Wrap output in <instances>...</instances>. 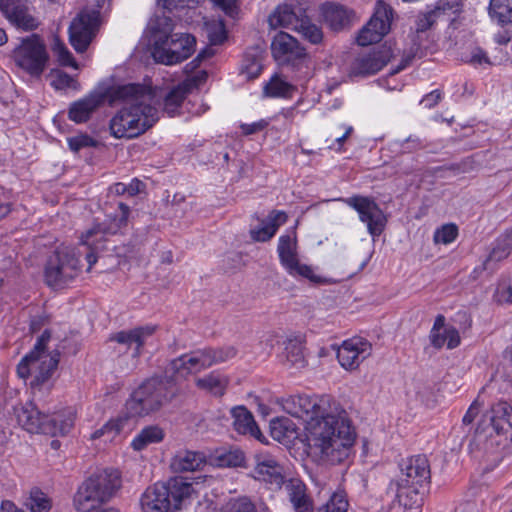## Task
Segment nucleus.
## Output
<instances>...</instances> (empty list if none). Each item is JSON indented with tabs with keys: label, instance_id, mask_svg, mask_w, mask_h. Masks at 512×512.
<instances>
[{
	"label": "nucleus",
	"instance_id": "obj_45",
	"mask_svg": "<svg viewBox=\"0 0 512 512\" xmlns=\"http://www.w3.org/2000/svg\"><path fill=\"white\" fill-rule=\"evenodd\" d=\"M349 502L344 490L333 492L327 503L320 509V512H347Z\"/></svg>",
	"mask_w": 512,
	"mask_h": 512
},
{
	"label": "nucleus",
	"instance_id": "obj_32",
	"mask_svg": "<svg viewBox=\"0 0 512 512\" xmlns=\"http://www.w3.org/2000/svg\"><path fill=\"white\" fill-rule=\"evenodd\" d=\"M228 384V377L218 371H212L195 380V385L198 389L216 397H221L225 394Z\"/></svg>",
	"mask_w": 512,
	"mask_h": 512
},
{
	"label": "nucleus",
	"instance_id": "obj_9",
	"mask_svg": "<svg viewBox=\"0 0 512 512\" xmlns=\"http://www.w3.org/2000/svg\"><path fill=\"white\" fill-rule=\"evenodd\" d=\"M50 339V333L46 330L37 339L32 351L26 354L17 365V374L22 379L34 376L32 385H40L50 379L56 370L60 353L58 351L46 355L44 350Z\"/></svg>",
	"mask_w": 512,
	"mask_h": 512
},
{
	"label": "nucleus",
	"instance_id": "obj_1",
	"mask_svg": "<svg viewBox=\"0 0 512 512\" xmlns=\"http://www.w3.org/2000/svg\"><path fill=\"white\" fill-rule=\"evenodd\" d=\"M329 400L307 395L282 400L283 410L305 423L309 454L317 462L337 464L349 455L355 434L343 409H327Z\"/></svg>",
	"mask_w": 512,
	"mask_h": 512
},
{
	"label": "nucleus",
	"instance_id": "obj_30",
	"mask_svg": "<svg viewBox=\"0 0 512 512\" xmlns=\"http://www.w3.org/2000/svg\"><path fill=\"white\" fill-rule=\"evenodd\" d=\"M286 221L287 215L285 212L273 210L262 221L261 227L250 231L251 238L257 242H266L276 234L278 228L286 223Z\"/></svg>",
	"mask_w": 512,
	"mask_h": 512
},
{
	"label": "nucleus",
	"instance_id": "obj_54",
	"mask_svg": "<svg viewBox=\"0 0 512 512\" xmlns=\"http://www.w3.org/2000/svg\"><path fill=\"white\" fill-rule=\"evenodd\" d=\"M209 39L212 44H221L226 39V32L222 23L214 26V30H209Z\"/></svg>",
	"mask_w": 512,
	"mask_h": 512
},
{
	"label": "nucleus",
	"instance_id": "obj_26",
	"mask_svg": "<svg viewBox=\"0 0 512 512\" xmlns=\"http://www.w3.org/2000/svg\"><path fill=\"white\" fill-rule=\"evenodd\" d=\"M0 9L6 18L17 28L23 30H33L37 27L36 19L29 14L28 8L16 1H7L0 3Z\"/></svg>",
	"mask_w": 512,
	"mask_h": 512
},
{
	"label": "nucleus",
	"instance_id": "obj_15",
	"mask_svg": "<svg viewBox=\"0 0 512 512\" xmlns=\"http://www.w3.org/2000/svg\"><path fill=\"white\" fill-rule=\"evenodd\" d=\"M80 261L72 252H57L45 269L46 283L55 288H62L74 280L80 272Z\"/></svg>",
	"mask_w": 512,
	"mask_h": 512
},
{
	"label": "nucleus",
	"instance_id": "obj_19",
	"mask_svg": "<svg viewBox=\"0 0 512 512\" xmlns=\"http://www.w3.org/2000/svg\"><path fill=\"white\" fill-rule=\"evenodd\" d=\"M390 57L391 51L385 47L374 48L361 53L352 62L350 74L360 77L376 74L387 65Z\"/></svg>",
	"mask_w": 512,
	"mask_h": 512
},
{
	"label": "nucleus",
	"instance_id": "obj_27",
	"mask_svg": "<svg viewBox=\"0 0 512 512\" xmlns=\"http://www.w3.org/2000/svg\"><path fill=\"white\" fill-rule=\"evenodd\" d=\"M305 14L301 7H292L291 5H279L269 16L268 22L271 28H288L295 30V26L300 22V18Z\"/></svg>",
	"mask_w": 512,
	"mask_h": 512
},
{
	"label": "nucleus",
	"instance_id": "obj_18",
	"mask_svg": "<svg viewBox=\"0 0 512 512\" xmlns=\"http://www.w3.org/2000/svg\"><path fill=\"white\" fill-rule=\"evenodd\" d=\"M392 10L382 1L378 5L369 22L360 30L357 43L368 46L379 42L390 30Z\"/></svg>",
	"mask_w": 512,
	"mask_h": 512
},
{
	"label": "nucleus",
	"instance_id": "obj_50",
	"mask_svg": "<svg viewBox=\"0 0 512 512\" xmlns=\"http://www.w3.org/2000/svg\"><path fill=\"white\" fill-rule=\"evenodd\" d=\"M68 145L72 151L78 152L82 148L96 146V141L92 137L82 134L69 138Z\"/></svg>",
	"mask_w": 512,
	"mask_h": 512
},
{
	"label": "nucleus",
	"instance_id": "obj_12",
	"mask_svg": "<svg viewBox=\"0 0 512 512\" xmlns=\"http://www.w3.org/2000/svg\"><path fill=\"white\" fill-rule=\"evenodd\" d=\"M118 209V213L108 216V219L105 222L94 225L81 237L82 244L87 246L89 249L85 256L88 263V272L97 262L95 250L98 249V242L104 239L106 235L116 234L122 227L127 225L130 215V207L123 202H119Z\"/></svg>",
	"mask_w": 512,
	"mask_h": 512
},
{
	"label": "nucleus",
	"instance_id": "obj_44",
	"mask_svg": "<svg viewBox=\"0 0 512 512\" xmlns=\"http://www.w3.org/2000/svg\"><path fill=\"white\" fill-rule=\"evenodd\" d=\"M217 512H257V508L248 497L243 496L230 499Z\"/></svg>",
	"mask_w": 512,
	"mask_h": 512
},
{
	"label": "nucleus",
	"instance_id": "obj_23",
	"mask_svg": "<svg viewBox=\"0 0 512 512\" xmlns=\"http://www.w3.org/2000/svg\"><path fill=\"white\" fill-rule=\"evenodd\" d=\"M155 331L156 326L145 325L117 332L110 337V340L125 345L129 349L133 348L132 356L138 358L142 355L145 345L149 343Z\"/></svg>",
	"mask_w": 512,
	"mask_h": 512
},
{
	"label": "nucleus",
	"instance_id": "obj_31",
	"mask_svg": "<svg viewBox=\"0 0 512 512\" xmlns=\"http://www.w3.org/2000/svg\"><path fill=\"white\" fill-rule=\"evenodd\" d=\"M288 499L294 512H313V504L306 494V486L298 479H291L286 484Z\"/></svg>",
	"mask_w": 512,
	"mask_h": 512
},
{
	"label": "nucleus",
	"instance_id": "obj_8",
	"mask_svg": "<svg viewBox=\"0 0 512 512\" xmlns=\"http://www.w3.org/2000/svg\"><path fill=\"white\" fill-rule=\"evenodd\" d=\"M172 20L169 17L158 19V28L165 26L164 33L159 35L152 48L153 59L160 64L175 65L189 58L195 50L196 39L190 34L173 33Z\"/></svg>",
	"mask_w": 512,
	"mask_h": 512
},
{
	"label": "nucleus",
	"instance_id": "obj_49",
	"mask_svg": "<svg viewBox=\"0 0 512 512\" xmlns=\"http://www.w3.org/2000/svg\"><path fill=\"white\" fill-rule=\"evenodd\" d=\"M395 144L399 146L402 152L411 153L425 148L424 139L416 135H410L404 140H397Z\"/></svg>",
	"mask_w": 512,
	"mask_h": 512
},
{
	"label": "nucleus",
	"instance_id": "obj_11",
	"mask_svg": "<svg viewBox=\"0 0 512 512\" xmlns=\"http://www.w3.org/2000/svg\"><path fill=\"white\" fill-rule=\"evenodd\" d=\"M271 51L275 60L295 72L297 78L308 76V54L296 38L286 32L277 33L272 40Z\"/></svg>",
	"mask_w": 512,
	"mask_h": 512
},
{
	"label": "nucleus",
	"instance_id": "obj_38",
	"mask_svg": "<svg viewBox=\"0 0 512 512\" xmlns=\"http://www.w3.org/2000/svg\"><path fill=\"white\" fill-rule=\"evenodd\" d=\"M489 14L502 26L512 24V0H490Z\"/></svg>",
	"mask_w": 512,
	"mask_h": 512
},
{
	"label": "nucleus",
	"instance_id": "obj_58",
	"mask_svg": "<svg viewBox=\"0 0 512 512\" xmlns=\"http://www.w3.org/2000/svg\"><path fill=\"white\" fill-rule=\"evenodd\" d=\"M126 186L127 195L130 197L137 195L145 188V184L137 178H134L129 184H126Z\"/></svg>",
	"mask_w": 512,
	"mask_h": 512
},
{
	"label": "nucleus",
	"instance_id": "obj_29",
	"mask_svg": "<svg viewBox=\"0 0 512 512\" xmlns=\"http://www.w3.org/2000/svg\"><path fill=\"white\" fill-rule=\"evenodd\" d=\"M231 414L234 418L233 426L239 434L249 435L260 442L265 441V437L257 426L252 413L244 406L233 408Z\"/></svg>",
	"mask_w": 512,
	"mask_h": 512
},
{
	"label": "nucleus",
	"instance_id": "obj_17",
	"mask_svg": "<svg viewBox=\"0 0 512 512\" xmlns=\"http://www.w3.org/2000/svg\"><path fill=\"white\" fill-rule=\"evenodd\" d=\"M296 249L297 236L294 230H290L279 237L277 252L280 262L287 272L292 276H301L314 280L312 268L299 262Z\"/></svg>",
	"mask_w": 512,
	"mask_h": 512
},
{
	"label": "nucleus",
	"instance_id": "obj_34",
	"mask_svg": "<svg viewBox=\"0 0 512 512\" xmlns=\"http://www.w3.org/2000/svg\"><path fill=\"white\" fill-rule=\"evenodd\" d=\"M294 31L310 44L318 45L323 41L324 35L321 27L315 24L306 13L300 18V22L295 26Z\"/></svg>",
	"mask_w": 512,
	"mask_h": 512
},
{
	"label": "nucleus",
	"instance_id": "obj_2",
	"mask_svg": "<svg viewBox=\"0 0 512 512\" xmlns=\"http://www.w3.org/2000/svg\"><path fill=\"white\" fill-rule=\"evenodd\" d=\"M153 93L139 84L117 87L112 100H123L124 106L110 120L111 134L115 138H136L151 128L159 119L153 106Z\"/></svg>",
	"mask_w": 512,
	"mask_h": 512
},
{
	"label": "nucleus",
	"instance_id": "obj_35",
	"mask_svg": "<svg viewBox=\"0 0 512 512\" xmlns=\"http://www.w3.org/2000/svg\"><path fill=\"white\" fill-rule=\"evenodd\" d=\"M164 438V432L158 426H148L142 429L133 439L131 446L135 451H141L148 445L159 443Z\"/></svg>",
	"mask_w": 512,
	"mask_h": 512
},
{
	"label": "nucleus",
	"instance_id": "obj_48",
	"mask_svg": "<svg viewBox=\"0 0 512 512\" xmlns=\"http://www.w3.org/2000/svg\"><path fill=\"white\" fill-rule=\"evenodd\" d=\"M462 3L459 0H439L433 9L438 17L442 15L457 14L461 11Z\"/></svg>",
	"mask_w": 512,
	"mask_h": 512
},
{
	"label": "nucleus",
	"instance_id": "obj_6",
	"mask_svg": "<svg viewBox=\"0 0 512 512\" xmlns=\"http://www.w3.org/2000/svg\"><path fill=\"white\" fill-rule=\"evenodd\" d=\"M121 486L117 470L106 469L87 478L74 496V506L79 512H92L110 501Z\"/></svg>",
	"mask_w": 512,
	"mask_h": 512
},
{
	"label": "nucleus",
	"instance_id": "obj_62",
	"mask_svg": "<svg viewBox=\"0 0 512 512\" xmlns=\"http://www.w3.org/2000/svg\"><path fill=\"white\" fill-rule=\"evenodd\" d=\"M446 328L447 327H445V317L443 315H438L434 321L430 333L440 332L441 330H444Z\"/></svg>",
	"mask_w": 512,
	"mask_h": 512
},
{
	"label": "nucleus",
	"instance_id": "obj_25",
	"mask_svg": "<svg viewBox=\"0 0 512 512\" xmlns=\"http://www.w3.org/2000/svg\"><path fill=\"white\" fill-rule=\"evenodd\" d=\"M488 434L509 435L512 438V407L507 402H499L491 408Z\"/></svg>",
	"mask_w": 512,
	"mask_h": 512
},
{
	"label": "nucleus",
	"instance_id": "obj_51",
	"mask_svg": "<svg viewBox=\"0 0 512 512\" xmlns=\"http://www.w3.org/2000/svg\"><path fill=\"white\" fill-rule=\"evenodd\" d=\"M437 18L438 15L435 13L434 10H431L425 14L420 15L416 21L417 32H424L430 29L436 22Z\"/></svg>",
	"mask_w": 512,
	"mask_h": 512
},
{
	"label": "nucleus",
	"instance_id": "obj_7",
	"mask_svg": "<svg viewBox=\"0 0 512 512\" xmlns=\"http://www.w3.org/2000/svg\"><path fill=\"white\" fill-rule=\"evenodd\" d=\"M193 486L181 477L169 479L166 483H156L142 494L140 505L143 512H168L179 510L190 498Z\"/></svg>",
	"mask_w": 512,
	"mask_h": 512
},
{
	"label": "nucleus",
	"instance_id": "obj_52",
	"mask_svg": "<svg viewBox=\"0 0 512 512\" xmlns=\"http://www.w3.org/2000/svg\"><path fill=\"white\" fill-rule=\"evenodd\" d=\"M221 460L223 463H225L227 466L230 467H239L242 466L245 460L244 453L240 450H233L225 453Z\"/></svg>",
	"mask_w": 512,
	"mask_h": 512
},
{
	"label": "nucleus",
	"instance_id": "obj_14",
	"mask_svg": "<svg viewBox=\"0 0 512 512\" xmlns=\"http://www.w3.org/2000/svg\"><path fill=\"white\" fill-rule=\"evenodd\" d=\"M339 200L358 213L359 220L367 225L368 233L373 239L382 234L387 219L383 210L372 197L353 195Z\"/></svg>",
	"mask_w": 512,
	"mask_h": 512
},
{
	"label": "nucleus",
	"instance_id": "obj_61",
	"mask_svg": "<svg viewBox=\"0 0 512 512\" xmlns=\"http://www.w3.org/2000/svg\"><path fill=\"white\" fill-rule=\"evenodd\" d=\"M0 512H25L18 508L12 501L4 500L1 503Z\"/></svg>",
	"mask_w": 512,
	"mask_h": 512
},
{
	"label": "nucleus",
	"instance_id": "obj_33",
	"mask_svg": "<svg viewBox=\"0 0 512 512\" xmlns=\"http://www.w3.org/2000/svg\"><path fill=\"white\" fill-rule=\"evenodd\" d=\"M325 22L332 30H342L350 24L351 13L341 5L326 4L322 7Z\"/></svg>",
	"mask_w": 512,
	"mask_h": 512
},
{
	"label": "nucleus",
	"instance_id": "obj_53",
	"mask_svg": "<svg viewBox=\"0 0 512 512\" xmlns=\"http://www.w3.org/2000/svg\"><path fill=\"white\" fill-rule=\"evenodd\" d=\"M467 62L474 66H482V65H491L492 64V62L490 61L486 52L479 47H475L474 49H472L469 59H467Z\"/></svg>",
	"mask_w": 512,
	"mask_h": 512
},
{
	"label": "nucleus",
	"instance_id": "obj_22",
	"mask_svg": "<svg viewBox=\"0 0 512 512\" xmlns=\"http://www.w3.org/2000/svg\"><path fill=\"white\" fill-rule=\"evenodd\" d=\"M207 73L202 71L200 74L186 79L182 83L173 87L164 97L163 110L170 117L177 115L181 109L182 103L187 95L203 82L206 81Z\"/></svg>",
	"mask_w": 512,
	"mask_h": 512
},
{
	"label": "nucleus",
	"instance_id": "obj_5",
	"mask_svg": "<svg viewBox=\"0 0 512 512\" xmlns=\"http://www.w3.org/2000/svg\"><path fill=\"white\" fill-rule=\"evenodd\" d=\"M15 415L18 424L26 431L51 436H65L70 433L76 419V411L72 407L48 415L40 412L33 403L16 407Z\"/></svg>",
	"mask_w": 512,
	"mask_h": 512
},
{
	"label": "nucleus",
	"instance_id": "obj_3",
	"mask_svg": "<svg viewBox=\"0 0 512 512\" xmlns=\"http://www.w3.org/2000/svg\"><path fill=\"white\" fill-rule=\"evenodd\" d=\"M400 475L388 486V493L405 508H412L420 498V488L430 482V464L425 455H415L400 464Z\"/></svg>",
	"mask_w": 512,
	"mask_h": 512
},
{
	"label": "nucleus",
	"instance_id": "obj_4",
	"mask_svg": "<svg viewBox=\"0 0 512 512\" xmlns=\"http://www.w3.org/2000/svg\"><path fill=\"white\" fill-rule=\"evenodd\" d=\"M176 395L172 377H152L133 391L125 403L128 417H142L159 410Z\"/></svg>",
	"mask_w": 512,
	"mask_h": 512
},
{
	"label": "nucleus",
	"instance_id": "obj_20",
	"mask_svg": "<svg viewBox=\"0 0 512 512\" xmlns=\"http://www.w3.org/2000/svg\"><path fill=\"white\" fill-rule=\"evenodd\" d=\"M371 344L359 337L345 340L337 349V358L340 365L346 370H354L371 355Z\"/></svg>",
	"mask_w": 512,
	"mask_h": 512
},
{
	"label": "nucleus",
	"instance_id": "obj_24",
	"mask_svg": "<svg viewBox=\"0 0 512 512\" xmlns=\"http://www.w3.org/2000/svg\"><path fill=\"white\" fill-rule=\"evenodd\" d=\"M106 96L101 91H92L85 97L70 104L68 118L77 123L87 122L92 114L105 102Z\"/></svg>",
	"mask_w": 512,
	"mask_h": 512
},
{
	"label": "nucleus",
	"instance_id": "obj_42",
	"mask_svg": "<svg viewBox=\"0 0 512 512\" xmlns=\"http://www.w3.org/2000/svg\"><path fill=\"white\" fill-rule=\"evenodd\" d=\"M49 77L51 86L56 90L72 89L78 91L80 89L78 81L61 70H51Z\"/></svg>",
	"mask_w": 512,
	"mask_h": 512
},
{
	"label": "nucleus",
	"instance_id": "obj_43",
	"mask_svg": "<svg viewBox=\"0 0 512 512\" xmlns=\"http://www.w3.org/2000/svg\"><path fill=\"white\" fill-rule=\"evenodd\" d=\"M286 361L293 367L302 368L306 361L303 353V346L295 340H289L285 346Z\"/></svg>",
	"mask_w": 512,
	"mask_h": 512
},
{
	"label": "nucleus",
	"instance_id": "obj_40",
	"mask_svg": "<svg viewBox=\"0 0 512 512\" xmlns=\"http://www.w3.org/2000/svg\"><path fill=\"white\" fill-rule=\"evenodd\" d=\"M126 419L110 420L101 428L96 429L91 435V440L103 439L104 442L112 441L116 435L123 429Z\"/></svg>",
	"mask_w": 512,
	"mask_h": 512
},
{
	"label": "nucleus",
	"instance_id": "obj_21",
	"mask_svg": "<svg viewBox=\"0 0 512 512\" xmlns=\"http://www.w3.org/2000/svg\"><path fill=\"white\" fill-rule=\"evenodd\" d=\"M255 465L252 476L258 480L265 482L272 489H279L284 484L283 467L277 460L269 454H257L254 457Z\"/></svg>",
	"mask_w": 512,
	"mask_h": 512
},
{
	"label": "nucleus",
	"instance_id": "obj_41",
	"mask_svg": "<svg viewBox=\"0 0 512 512\" xmlns=\"http://www.w3.org/2000/svg\"><path fill=\"white\" fill-rule=\"evenodd\" d=\"M295 91V87L279 77H273L264 87V92L269 97L289 98Z\"/></svg>",
	"mask_w": 512,
	"mask_h": 512
},
{
	"label": "nucleus",
	"instance_id": "obj_28",
	"mask_svg": "<svg viewBox=\"0 0 512 512\" xmlns=\"http://www.w3.org/2000/svg\"><path fill=\"white\" fill-rule=\"evenodd\" d=\"M171 469L176 473L194 472L206 465V457L202 452L181 450L170 462Z\"/></svg>",
	"mask_w": 512,
	"mask_h": 512
},
{
	"label": "nucleus",
	"instance_id": "obj_63",
	"mask_svg": "<svg viewBox=\"0 0 512 512\" xmlns=\"http://www.w3.org/2000/svg\"><path fill=\"white\" fill-rule=\"evenodd\" d=\"M352 131H353V127L352 126H347L346 129H345V133L342 136L337 137L335 139L337 144L339 145V147H341L343 145V143L349 137V135L352 133Z\"/></svg>",
	"mask_w": 512,
	"mask_h": 512
},
{
	"label": "nucleus",
	"instance_id": "obj_10",
	"mask_svg": "<svg viewBox=\"0 0 512 512\" xmlns=\"http://www.w3.org/2000/svg\"><path fill=\"white\" fill-rule=\"evenodd\" d=\"M237 350L233 346L206 347L183 354L169 363V370L175 375L185 377L208 369L213 365L226 362L234 358Z\"/></svg>",
	"mask_w": 512,
	"mask_h": 512
},
{
	"label": "nucleus",
	"instance_id": "obj_56",
	"mask_svg": "<svg viewBox=\"0 0 512 512\" xmlns=\"http://www.w3.org/2000/svg\"><path fill=\"white\" fill-rule=\"evenodd\" d=\"M267 125H268L267 121L260 120L258 122H254L251 124H242L241 129L245 135H251V134H255L259 131H262Z\"/></svg>",
	"mask_w": 512,
	"mask_h": 512
},
{
	"label": "nucleus",
	"instance_id": "obj_57",
	"mask_svg": "<svg viewBox=\"0 0 512 512\" xmlns=\"http://www.w3.org/2000/svg\"><path fill=\"white\" fill-rule=\"evenodd\" d=\"M441 99V93L439 90H434L423 97L421 104L426 108H433Z\"/></svg>",
	"mask_w": 512,
	"mask_h": 512
},
{
	"label": "nucleus",
	"instance_id": "obj_55",
	"mask_svg": "<svg viewBox=\"0 0 512 512\" xmlns=\"http://www.w3.org/2000/svg\"><path fill=\"white\" fill-rule=\"evenodd\" d=\"M484 402L480 401V396H478L475 401L470 405L468 411L463 417V423L464 424H471L478 414L479 406L482 405Z\"/></svg>",
	"mask_w": 512,
	"mask_h": 512
},
{
	"label": "nucleus",
	"instance_id": "obj_64",
	"mask_svg": "<svg viewBox=\"0 0 512 512\" xmlns=\"http://www.w3.org/2000/svg\"><path fill=\"white\" fill-rule=\"evenodd\" d=\"M211 55H212V52L210 50H203L197 55V57L191 62V64L196 63V62L199 63L200 61L210 57Z\"/></svg>",
	"mask_w": 512,
	"mask_h": 512
},
{
	"label": "nucleus",
	"instance_id": "obj_46",
	"mask_svg": "<svg viewBox=\"0 0 512 512\" xmlns=\"http://www.w3.org/2000/svg\"><path fill=\"white\" fill-rule=\"evenodd\" d=\"M52 52L57 57L60 65L77 68V63L75 62L72 54L69 52L65 44L57 37H54L53 39Z\"/></svg>",
	"mask_w": 512,
	"mask_h": 512
},
{
	"label": "nucleus",
	"instance_id": "obj_60",
	"mask_svg": "<svg viewBox=\"0 0 512 512\" xmlns=\"http://www.w3.org/2000/svg\"><path fill=\"white\" fill-rule=\"evenodd\" d=\"M109 192L117 196L125 195L127 194V186L125 183L118 182L109 187Z\"/></svg>",
	"mask_w": 512,
	"mask_h": 512
},
{
	"label": "nucleus",
	"instance_id": "obj_36",
	"mask_svg": "<svg viewBox=\"0 0 512 512\" xmlns=\"http://www.w3.org/2000/svg\"><path fill=\"white\" fill-rule=\"evenodd\" d=\"M23 506L30 512H49L52 508V501L40 489L33 488L24 498Z\"/></svg>",
	"mask_w": 512,
	"mask_h": 512
},
{
	"label": "nucleus",
	"instance_id": "obj_16",
	"mask_svg": "<svg viewBox=\"0 0 512 512\" xmlns=\"http://www.w3.org/2000/svg\"><path fill=\"white\" fill-rule=\"evenodd\" d=\"M100 13L98 10H83L69 27V39L77 52H84L94 38Z\"/></svg>",
	"mask_w": 512,
	"mask_h": 512
},
{
	"label": "nucleus",
	"instance_id": "obj_37",
	"mask_svg": "<svg viewBox=\"0 0 512 512\" xmlns=\"http://www.w3.org/2000/svg\"><path fill=\"white\" fill-rule=\"evenodd\" d=\"M270 432L275 440L282 441L296 436L297 427L289 418L277 417L270 421Z\"/></svg>",
	"mask_w": 512,
	"mask_h": 512
},
{
	"label": "nucleus",
	"instance_id": "obj_59",
	"mask_svg": "<svg viewBox=\"0 0 512 512\" xmlns=\"http://www.w3.org/2000/svg\"><path fill=\"white\" fill-rule=\"evenodd\" d=\"M186 0H158V3L162 5L163 8L171 11L179 6H183Z\"/></svg>",
	"mask_w": 512,
	"mask_h": 512
},
{
	"label": "nucleus",
	"instance_id": "obj_13",
	"mask_svg": "<svg viewBox=\"0 0 512 512\" xmlns=\"http://www.w3.org/2000/svg\"><path fill=\"white\" fill-rule=\"evenodd\" d=\"M13 59L18 67L34 77H39L46 68L49 55L40 36L32 34L23 38L13 51Z\"/></svg>",
	"mask_w": 512,
	"mask_h": 512
},
{
	"label": "nucleus",
	"instance_id": "obj_47",
	"mask_svg": "<svg viewBox=\"0 0 512 512\" xmlns=\"http://www.w3.org/2000/svg\"><path fill=\"white\" fill-rule=\"evenodd\" d=\"M458 236V227L453 224H445L441 228L437 229L434 234V240L436 243L450 244Z\"/></svg>",
	"mask_w": 512,
	"mask_h": 512
},
{
	"label": "nucleus",
	"instance_id": "obj_39",
	"mask_svg": "<svg viewBox=\"0 0 512 512\" xmlns=\"http://www.w3.org/2000/svg\"><path fill=\"white\" fill-rule=\"evenodd\" d=\"M431 344L437 348H442L447 344L448 349H454L460 344L459 332L454 327H448L440 332L430 333L429 335Z\"/></svg>",
	"mask_w": 512,
	"mask_h": 512
}]
</instances>
